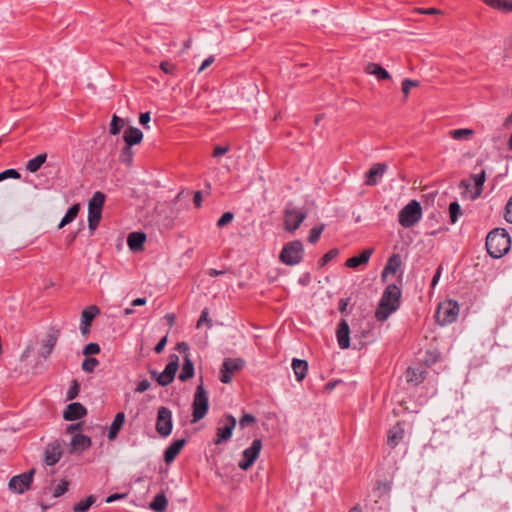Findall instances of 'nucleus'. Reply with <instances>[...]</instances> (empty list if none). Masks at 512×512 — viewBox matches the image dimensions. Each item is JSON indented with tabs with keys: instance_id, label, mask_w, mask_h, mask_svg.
I'll return each instance as SVG.
<instances>
[{
	"instance_id": "1",
	"label": "nucleus",
	"mask_w": 512,
	"mask_h": 512,
	"mask_svg": "<svg viewBox=\"0 0 512 512\" xmlns=\"http://www.w3.org/2000/svg\"><path fill=\"white\" fill-rule=\"evenodd\" d=\"M401 289L396 284H389L383 291L379 306L375 312L378 321H385L400 307Z\"/></svg>"
},
{
	"instance_id": "2",
	"label": "nucleus",
	"mask_w": 512,
	"mask_h": 512,
	"mask_svg": "<svg viewBox=\"0 0 512 512\" xmlns=\"http://www.w3.org/2000/svg\"><path fill=\"white\" fill-rule=\"evenodd\" d=\"M510 246L511 239L504 228H495L486 237V249L492 258H501L509 251Z\"/></svg>"
},
{
	"instance_id": "3",
	"label": "nucleus",
	"mask_w": 512,
	"mask_h": 512,
	"mask_svg": "<svg viewBox=\"0 0 512 512\" xmlns=\"http://www.w3.org/2000/svg\"><path fill=\"white\" fill-rule=\"evenodd\" d=\"M209 409L208 393L201 383L196 387V391L192 402V423H197L203 419Z\"/></svg>"
},
{
	"instance_id": "4",
	"label": "nucleus",
	"mask_w": 512,
	"mask_h": 512,
	"mask_svg": "<svg viewBox=\"0 0 512 512\" xmlns=\"http://www.w3.org/2000/svg\"><path fill=\"white\" fill-rule=\"evenodd\" d=\"M422 217V207L417 200H411L398 213V222L404 228L413 227Z\"/></svg>"
},
{
	"instance_id": "5",
	"label": "nucleus",
	"mask_w": 512,
	"mask_h": 512,
	"mask_svg": "<svg viewBox=\"0 0 512 512\" xmlns=\"http://www.w3.org/2000/svg\"><path fill=\"white\" fill-rule=\"evenodd\" d=\"M304 247L300 240L290 241L285 244L280 252V261L287 266L299 264L303 259Z\"/></svg>"
},
{
	"instance_id": "6",
	"label": "nucleus",
	"mask_w": 512,
	"mask_h": 512,
	"mask_svg": "<svg viewBox=\"0 0 512 512\" xmlns=\"http://www.w3.org/2000/svg\"><path fill=\"white\" fill-rule=\"evenodd\" d=\"M459 311L460 308L457 301L447 300L439 304L435 314L436 321L441 326L449 325L457 320Z\"/></svg>"
},
{
	"instance_id": "7",
	"label": "nucleus",
	"mask_w": 512,
	"mask_h": 512,
	"mask_svg": "<svg viewBox=\"0 0 512 512\" xmlns=\"http://www.w3.org/2000/svg\"><path fill=\"white\" fill-rule=\"evenodd\" d=\"M179 367V357L176 354H171L169 362L161 373L155 370L150 371L152 378H155L160 386H167L173 382L176 372Z\"/></svg>"
},
{
	"instance_id": "8",
	"label": "nucleus",
	"mask_w": 512,
	"mask_h": 512,
	"mask_svg": "<svg viewBox=\"0 0 512 512\" xmlns=\"http://www.w3.org/2000/svg\"><path fill=\"white\" fill-rule=\"evenodd\" d=\"M35 469L32 468L24 473L13 476L8 482V489L18 495H21L31 488Z\"/></svg>"
},
{
	"instance_id": "9",
	"label": "nucleus",
	"mask_w": 512,
	"mask_h": 512,
	"mask_svg": "<svg viewBox=\"0 0 512 512\" xmlns=\"http://www.w3.org/2000/svg\"><path fill=\"white\" fill-rule=\"evenodd\" d=\"M237 424L236 418L231 414L224 415L217 427V438L214 440L216 445L222 444L228 441L232 437L233 430Z\"/></svg>"
},
{
	"instance_id": "10",
	"label": "nucleus",
	"mask_w": 512,
	"mask_h": 512,
	"mask_svg": "<svg viewBox=\"0 0 512 512\" xmlns=\"http://www.w3.org/2000/svg\"><path fill=\"white\" fill-rule=\"evenodd\" d=\"M307 212L295 207H286L284 210V229L295 232L306 219Z\"/></svg>"
},
{
	"instance_id": "11",
	"label": "nucleus",
	"mask_w": 512,
	"mask_h": 512,
	"mask_svg": "<svg viewBox=\"0 0 512 512\" xmlns=\"http://www.w3.org/2000/svg\"><path fill=\"white\" fill-rule=\"evenodd\" d=\"M244 366L245 360L242 358H225L220 369V381L229 384L232 381V375Z\"/></svg>"
},
{
	"instance_id": "12",
	"label": "nucleus",
	"mask_w": 512,
	"mask_h": 512,
	"mask_svg": "<svg viewBox=\"0 0 512 512\" xmlns=\"http://www.w3.org/2000/svg\"><path fill=\"white\" fill-rule=\"evenodd\" d=\"M172 428V412L169 408L161 406L157 412L156 431L160 436L167 437L171 434Z\"/></svg>"
},
{
	"instance_id": "13",
	"label": "nucleus",
	"mask_w": 512,
	"mask_h": 512,
	"mask_svg": "<svg viewBox=\"0 0 512 512\" xmlns=\"http://www.w3.org/2000/svg\"><path fill=\"white\" fill-rule=\"evenodd\" d=\"M262 448V441L254 439L251 445L242 453V459L238 463V467L242 470H248L259 457Z\"/></svg>"
},
{
	"instance_id": "14",
	"label": "nucleus",
	"mask_w": 512,
	"mask_h": 512,
	"mask_svg": "<svg viewBox=\"0 0 512 512\" xmlns=\"http://www.w3.org/2000/svg\"><path fill=\"white\" fill-rule=\"evenodd\" d=\"M62 454L63 451L60 442H50L46 445V448L44 450V463L47 466H53L60 461Z\"/></svg>"
},
{
	"instance_id": "15",
	"label": "nucleus",
	"mask_w": 512,
	"mask_h": 512,
	"mask_svg": "<svg viewBox=\"0 0 512 512\" xmlns=\"http://www.w3.org/2000/svg\"><path fill=\"white\" fill-rule=\"evenodd\" d=\"M405 437V427L404 423L398 421L394 426H392L387 433V445L394 449L396 448Z\"/></svg>"
},
{
	"instance_id": "16",
	"label": "nucleus",
	"mask_w": 512,
	"mask_h": 512,
	"mask_svg": "<svg viewBox=\"0 0 512 512\" xmlns=\"http://www.w3.org/2000/svg\"><path fill=\"white\" fill-rule=\"evenodd\" d=\"M59 337V331L56 329H50L46 335V339L44 340L40 350L39 357L43 359H47L52 353L55 345L57 344Z\"/></svg>"
},
{
	"instance_id": "17",
	"label": "nucleus",
	"mask_w": 512,
	"mask_h": 512,
	"mask_svg": "<svg viewBox=\"0 0 512 512\" xmlns=\"http://www.w3.org/2000/svg\"><path fill=\"white\" fill-rule=\"evenodd\" d=\"M336 339L341 349H348L350 347V328L345 319H341L336 329Z\"/></svg>"
},
{
	"instance_id": "18",
	"label": "nucleus",
	"mask_w": 512,
	"mask_h": 512,
	"mask_svg": "<svg viewBox=\"0 0 512 512\" xmlns=\"http://www.w3.org/2000/svg\"><path fill=\"white\" fill-rule=\"evenodd\" d=\"M387 165L385 163H376L366 172L365 184L368 186H375L383 177Z\"/></svg>"
},
{
	"instance_id": "19",
	"label": "nucleus",
	"mask_w": 512,
	"mask_h": 512,
	"mask_svg": "<svg viewBox=\"0 0 512 512\" xmlns=\"http://www.w3.org/2000/svg\"><path fill=\"white\" fill-rule=\"evenodd\" d=\"M99 313H100V309L95 305H91L82 311L81 324H80V331L82 334H87L89 332V330H90L89 328H90L94 318Z\"/></svg>"
},
{
	"instance_id": "20",
	"label": "nucleus",
	"mask_w": 512,
	"mask_h": 512,
	"mask_svg": "<svg viewBox=\"0 0 512 512\" xmlns=\"http://www.w3.org/2000/svg\"><path fill=\"white\" fill-rule=\"evenodd\" d=\"M87 414L86 408L79 402H73L67 405L63 412V418L67 421L81 419Z\"/></svg>"
},
{
	"instance_id": "21",
	"label": "nucleus",
	"mask_w": 512,
	"mask_h": 512,
	"mask_svg": "<svg viewBox=\"0 0 512 512\" xmlns=\"http://www.w3.org/2000/svg\"><path fill=\"white\" fill-rule=\"evenodd\" d=\"M186 439L185 438H182V439H177L175 441H173L164 451V461L166 464H171L175 458L177 457V455L180 453V451L182 450V448L185 446L186 444Z\"/></svg>"
},
{
	"instance_id": "22",
	"label": "nucleus",
	"mask_w": 512,
	"mask_h": 512,
	"mask_svg": "<svg viewBox=\"0 0 512 512\" xmlns=\"http://www.w3.org/2000/svg\"><path fill=\"white\" fill-rule=\"evenodd\" d=\"M123 140L127 146L140 144L143 140V132L137 127L129 126L123 133Z\"/></svg>"
},
{
	"instance_id": "23",
	"label": "nucleus",
	"mask_w": 512,
	"mask_h": 512,
	"mask_svg": "<svg viewBox=\"0 0 512 512\" xmlns=\"http://www.w3.org/2000/svg\"><path fill=\"white\" fill-rule=\"evenodd\" d=\"M372 253V248L364 249L359 255L348 258L345 265L346 267L353 269L358 268L360 265H365L369 262Z\"/></svg>"
},
{
	"instance_id": "24",
	"label": "nucleus",
	"mask_w": 512,
	"mask_h": 512,
	"mask_svg": "<svg viewBox=\"0 0 512 512\" xmlns=\"http://www.w3.org/2000/svg\"><path fill=\"white\" fill-rule=\"evenodd\" d=\"M401 264H402L401 256L397 253L392 254L388 258V261H387L384 269L382 270L381 280L383 282H385L386 276L388 274H395L398 271V269L401 267Z\"/></svg>"
},
{
	"instance_id": "25",
	"label": "nucleus",
	"mask_w": 512,
	"mask_h": 512,
	"mask_svg": "<svg viewBox=\"0 0 512 512\" xmlns=\"http://www.w3.org/2000/svg\"><path fill=\"white\" fill-rule=\"evenodd\" d=\"M70 444L72 447L70 453H73L76 451L83 452L91 446L92 441L89 436L79 433V434H75L72 437Z\"/></svg>"
},
{
	"instance_id": "26",
	"label": "nucleus",
	"mask_w": 512,
	"mask_h": 512,
	"mask_svg": "<svg viewBox=\"0 0 512 512\" xmlns=\"http://www.w3.org/2000/svg\"><path fill=\"white\" fill-rule=\"evenodd\" d=\"M145 241L146 235L143 232H131L127 238L128 247L133 252L142 251Z\"/></svg>"
},
{
	"instance_id": "27",
	"label": "nucleus",
	"mask_w": 512,
	"mask_h": 512,
	"mask_svg": "<svg viewBox=\"0 0 512 512\" xmlns=\"http://www.w3.org/2000/svg\"><path fill=\"white\" fill-rule=\"evenodd\" d=\"M405 376L409 384L416 386L424 381L425 371L421 368L408 367Z\"/></svg>"
},
{
	"instance_id": "28",
	"label": "nucleus",
	"mask_w": 512,
	"mask_h": 512,
	"mask_svg": "<svg viewBox=\"0 0 512 512\" xmlns=\"http://www.w3.org/2000/svg\"><path fill=\"white\" fill-rule=\"evenodd\" d=\"M124 422H125V413L118 412L115 415V417L109 427V430H108L107 437L109 440H114L117 437V434L119 433L120 429L122 428Z\"/></svg>"
},
{
	"instance_id": "29",
	"label": "nucleus",
	"mask_w": 512,
	"mask_h": 512,
	"mask_svg": "<svg viewBox=\"0 0 512 512\" xmlns=\"http://www.w3.org/2000/svg\"><path fill=\"white\" fill-rule=\"evenodd\" d=\"M292 369L295 374V378L297 381H302L307 374L308 371V363L305 360L294 358L292 360Z\"/></svg>"
},
{
	"instance_id": "30",
	"label": "nucleus",
	"mask_w": 512,
	"mask_h": 512,
	"mask_svg": "<svg viewBox=\"0 0 512 512\" xmlns=\"http://www.w3.org/2000/svg\"><path fill=\"white\" fill-rule=\"evenodd\" d=\"M184 363L181 368V372L179 374V380L180 381H187L194 375V364L192 360L190 359V355L186 354L184 355Z\"/></svg>"
},
{
	"instance_id": "31",
	"label": "nucleus",
	"mask_w": 512,
	"mask_h": 512,
	"mask_svg": "<svg viewBox=\"0 0 512 512\" xmlns=\"http://www.w3.org/2000/svg\"><path fill=\"white\" fill-rule=\"evenodd\" d=\"M168 500L164 493H158L149 504V508L154 512H163L167 508Z\"/></svg>"
},
{
	"instance_id": "32",
	"label": "nucleus",
	"mask_w": 512,
	"mask_h": 512,
	"mask_svg": "<svg viewBox=\"0 0 512 512\" xmlns=\"http://www.w3.org/2000/svg\"><path fill=\"white\" fill-rule=\"evenodd\" d=\"M366 72L375 75L379 80H388L391 78L389 72L376 63H369L366 67Z\"/></svg>"
},
{
	"instance_id": "33",
	"label": "nucleus",
	"mask_w": 512,
	"mask_h": 512,
	"mask_svg": "<svg viewBox=\"0 0 512 512\" xmlns=\"http://www.w3.org/2000/svg\"><path fill=\"white\" fill-rule=\"evenodd\" d=\"M79 210H80L79 204H74L71 207H69L68 210L66 211L65 215L61 219V221L58 225V228L61 229L64 226L73 222L75 220V218L77 217Z\"/></svg>"
},
{
	"instance_id": "34",
	"label": "nucleus",
	"mask_w": 512,
	"mask_h": 512,
	"mask_svg": "<svg viewBox=\"0 0 512 512\" xmlns=\"http://www.w3.org/2000/svg\"><path fill=\"white\" fill-rule=\"evenodd\" d=\"M47 160V154L41 153L38 154L36 157L30 159L26 164V170L30 173L37 172L41 166L46 162Z\"/></svg>"
},
{
	"instance_id": "35",
	"label": "nucleus",
	"mask_w": 512,
	"mask_h": 512,
	"mask_svg": "<svg viewBox=\"0 0 512 512\" xmlns=\"http://www.w3.org/2000/svg\"><path fill=\"white\" fill-rule=\"evenodd\" d=\"M96 502V497L94 495H89L85 499L77 502L73 507V512H87L90 507Z\"/></svg>"
},
{
	"instance_id": "36",
	"label": "nucleus",
	"mask_w": 512,
	"mask_h": 512,
	"mask_svg": "<svg viewBox=\"0 0 512 512\" xmlns=\"http://www.w3.org/2000/svg\"><path fill=\"white\" fill-rule=\"evenodd\" d=\"M104 202H105V195L102 192L97 191L93 194L92 198L90 199L89 204H88V209L102 211Z\"/></svg>"
},
{
	"instance_id": "37",
	"label": "nucleus",
	"mask_w": 512,
	"mask_h": 512,
	"mask_svg": "<svg viewBox=\"0 0 512 512\" xmlns=\"http://www.w3.org/2000/svg\"><path fill=\"white\" fill-rule=\"evenodd\" d=\"M471 177L476 186V191H475L474 195L472 196V198L476 199L482 193V187H483V184L486 179V173L484 170H482L480 173L473 174Z\"/></svg>"
},
{
	"instance_id": "38",
	"label": "nucleus",
	"mask_w": 512,
	"mask_h": 512,
	"mask_svg": "<svg viewBox=\"0 0 512 512\" xmlns=\"http://www.w3.org/2000/svg\"><path fill=\"white\" fill-rule=\"evenodd\" d=\"M449 134L455 140H467L473 136L474 131L468 128H461L451 130Z\"/></svg>"
},
{
	"instance_id": "39",
	"label": "nucleus",
	"mask_w": 512,
	"mask_h": 512,
	"mask_svg": "<svg viewBox=\"0 0 512 512\" xmlns=\"http://www.w3.org/2000/svg\"><path fill=\"white\" fill-rule=\"evenodd\" d=\"M102 216V211L88 209V226L89 229L94 230L99 224Z\"/></svg>"
},
{
	"instance_id": "40",
	"label": "nucleus",
	"mask_w": 512,
	"mask_h": 512,
	"mask_svg": "<svg viewBox=\"0 0 512 512\" xmlns=\"http://www.w3.org/2000/svg\"><path fill=\"white\" fill-rule=\"evenodd\" d=\"M123 127H124V120L114 114L112 116V119L110 122L109 133L111 135H118Z\"/></svg>"
},
{
	"instance_id": "41",
	"label": "nucleus",
	"mask_w": 512,
	"mask_h": 512,
	"mask_svg": "<svg viewBox=\"0 0 512 512\" xmlns=\"http://www.w3.org/2000/svg\"><path fill=\"white\" fill-rule=\"evenodd\" d=\"M449 217L450 222L452 224H455L459 218L460 215H462V209L460 207V204L457 201H453L449 204Z\"/></svg>"
},
{
	"instance_id": "42",
	"label": "nucleus",
	"mask_w": 512,
	"mask_h": 512,
	"mask_svg": "<svg viewBox=\"0 0 512 512\" xmlns=\"http://www.w3.org/2000/svg\"><path fill=\"white\" fill-rule=\"evenodd\" d=\"M324 228H325L324 224L312 227L310 229L309 235H308L309 243L315 244L319 240Z\"/></svg>"
},
{
	"instance_id": "43",
	"label": "nucleus",
	"mask_w": 512,
	"mask_h": 512,
	"mask_svg": "<svg viewBox=\"0 0 512 512\" xmlns=\"http://www.w3.org/2000/svg\"><path fill=\"white\" fill-rule=\"evenodd\" d=\"M99 365V361L94 357H86L82 362V370L87 373H92Z\"/></svg>"
},
{
	"instance_id": "44",
	"label": "nucleus",
	"mask_w": 512,
	"mask_h": 512,
	"mask_svg": "<svg viewBox=\"0 0 512 512\" xmlns=\"http://www.w3.org/2000/svg\"><path fill=\"white\" fill-rule=\"evenodd\" d=\"M339 254V251L337 248L330 249L328 252H326L318 261L319 268L324 267L328 262L333 260L337 257Z\"/></svg>"
},
{
	"instance_id": "45",
	"label": "nucleus",
	"mask_w": 512,
	"mask_h": 512,
	"mask_svg": "<svg viewBox=\"0 0 512 512\" xmlns=\"http://www.w3.org/2000/svg\"><path fill=\"white\" fill-rule=\"evenodd\" d=\"M131 148L132 146L125 145L120 152V161L126 165H130L133 161V152Z\"/></svg>"
},
{
	"instance_id": "46",
	"label": "nucleus",
	"mask_w": 512,
	"mask_h": 512,
	"mask_svg": "<svg viewBox=\"0 0 512 512\" xmlns=\"http://www.w3.org/2000/svg\"><path fill=\"white\" fill-rule=\"evenodd\" d=\"M8 178L20 179L21 174L14 168H9V169H6V170L0 172V182L5 179H8Z\"/></svg>"
},
{
	"instance_id": "47",
	"label": "nucleus",
	"mask_w": 512,
	"mask_h": 512,
	"mask_svg": "<svg viewBox=\"0 0 512 512\" xmlns=\"http://www.w3.org/2000/svg\"><path fill=\"white\" fill-rule=\"evenodd\" d=\"M204 323L207 324L208 328L212 327V320L209 318V312L207 308L202 310L201 315L197 321L196 327L200 328Z\"/></svg>"
},
{
	"instance_id": "48",
	"label": "nucleus",
	"mask_w": 512,
	"mask_h": 512,
	"mask_svg": "<svg viewBox=\"0 0 512 512\" xmlns=\"http://www.w3.org/2000/svg\"><path fill=\"white\" fill-rule=\"evenodd\" d=\"M68 481L61 480L53 489V497L57 498L62 496L68 490Z\"/></svg>"
},
{
	"instance_id": "49",
	"label": "nucleus",
	"mask_w": 512,
	"mask_h": 512,
	"mask_svg": "<svg viewBox=\"0 0 512 512\" xmlns=\"http://www.w3.org/2000/svg\"><path fill=\"white\" fill-rule=\"evenodd\" d=\"M100 352V346L97 343L90 342L87 345H85L83 349V354L86 357H89L90 355H95Z\"/></svg>"
},
{
	"instance_id": "50",
	"label": "nucleus",
	"mask_w": 512,
	"mask_h": 512,
	"mask_svg": "<svg viewBox=\"0 0 512 512\" xmlns=\"http://www.w3.org/2000/svg\"><path fill=\"white\" fill-rule=\"evenodd\" d=\"M79 391H80L79 383L77 382V380H73L71 387L67 391V395H66L67 400L75 399L78 396Z\"/></svg>"
},
{
	"instance_id": "51",
	"label": "nucleus",
	"mask_w": 512,
	"mask_h": 512,
	"mask_svg": "<svg viewBox=\"0 0 512 512\" xmlns=\"http://www.w3.org/2000/svg\"><path fill=\"white\" fill-rule=\"evenodd\" d=\"M234 219V214L230 211H227L222 214V216L217 221V227L222 228L225 225L229 224Z\"/></svg>"
},
{
	"instance_id": "52",
	"label": "nucleus",
	"mask_w": 512,
	"mask_h": 512,
	"mask_svg": "<svg viewBox=\"0 0 512 512\" xmlns=\"http://www.w3.org/2000/svg\"><path fill=\"white\" fill-rule=\"evenodd\" d=\"M160 69L165 73L169 75H174L176 73V66L175 64L169 62V61H162L160 63Z\"/></svg>"
},
{
	"instance_id": "53",
	"label": "nucleus",
	"mask_w": 512,
	"mask_h": 512,
	"mask_svg": "<svg viewBox=\"0 0 512 512\" xmlns=\"http://www.w3.org/2000/svg\"><path fill=\"white\" fill-rule=\"evenodd\" d=\"M255 422H256L255 416H253L252 414H244L239 420V425L241 428H244L247 425L253 424Z\"/></svg>"
},
{
	"instance_id": "54",
	"label": "nucleus",
	"mask_w": 512,
	"mask_h": 512,
	"mask_svg": "<svg viewBox=\"0 0 512 512\" xmlns=\"http://www.w3.org/2000/svg\"><path fill=\"white\" fill-rule=\"evenodd\" d=\"M418 86V82L411 79H405L402 82V92L407 95L412 87Z\"/></svg>"
},
{
	"instance_id": "55",
	"label": "nucleus",
	"mask_w": 512,
	"mask_h": 512,
	"mask_svg": "<svg viewBox=\"0 0 512 512\" xmlns=\"http://www.w3.org/2000/svg\"><path fill=\"white\" fill-rule=\"evenodd\" d=\"M229 150H230L229 145H225V146L217 145V146H215V148L213 150L212 156L215 158L220 157V156L226 154Z\"/></svg>"
},
{
	"instance_id": "56",
	"label": "nucleus",
	"mask_w": 512,
	"mask_h": 512,
	"mask_svg": "<svg viewBox=\"0 0 512 512\" xmlns=\"http://www.w3.org/2000/svg\"><path fill=\"white\" fill-rule=\"evenodd\" d=\"M504 218L507 222L512 223V196L510 197L505 206Z\"/></svg>"
},
{
	"instance_id": "57",
	"label": "nucleus",
	"mask_w": 512,
	"mask_h": 512,
	"mask_svg": "<svg viewBox=\"0 0 512 512\" xmlns=\"http://www.w3.org/2000/svg\"><path fill=\"white\" fill-rule=\"evenodd\" d=\"M149 387H150V382L147 379H143V380L138 382V384H137V386L135 388V391L137 393H143L146 390H148Z\"/></svg>"
},
{
	"instance_id": "58",
	"label": "nucleus",
	"mask_w": 512,
	"mask_h": 512,
	"mask_svg": "<svg viewBox=\"0 0 512 512\" xmlns=\"http://www.w3.org/2000/svg\"><path fill=\"white\" fill-rule=\"evenodd\" d=\"M150 119H151L150 112L141 113L139 116V123L141 125H143L146 129H149L148 123H149Z\"/></svg>"
},
{
	"instance_id": "59",
	"label": "nucleus",
	"mask_w": 512,
	"mask_h": 512,
	"mask_svg": "<svg viewBox=\"0 0 512 512\" xmlns=\"http://www.w3.org/2000/svg\"><path fill=\"white\" fill-rule=\"evenodd\" d=\"M166 344H167V335L162 337L159 340V342L156 344V346L154 347L155 353L160 354L164 350Z\"/></svg>"
},
{
	"instance_id": "60",
	"label": "nucleus",
	"mask_w": 512,
	"mask_h": 512,
	"mask_svg": "<svg viewBox=\"0 0 512 512\" xmlns=\"http://www.w3.org/2000/svg\"><path fill=\"white\" fill-rule=\"evenodd\" d=\"M487 6L499 10L501 8V4L503 0H482Z\"/></svg>"
},
{
	"instance_id": "61",
	"label": "nucleus",
	"mask_w": 512,
	"mask_h": 512,
	"mask_svg": "<svg viewBox=\"0 0 512 512\" xmlns=\"http://www.w3.org/2000/svg\"><path fill=\"white\" fill-rule=\"evenodd\" d=\"M311 282V275L309 272L304 273L299 279L298 284L301 286H307Z\"/></svg>"
},
{
	"instance_id": "62",
	"label": "nucleus",
	"mask_w": 512,
	"mask_h": 512,
	"mask_svg": "<svg viewBox=\"0 0 512 512\" xmlns=\"http://www.w3.org/2000/svg\"><path fill=\"white\" fill-rule=\"evenodd\" d=\"M179 353L189 354V345L186 342H179L175 348Z\"/></svg>"
},
{
	"instance_id": "63",
	"label": "nucleus",
	"mask_w": 512,
	"mask_h": 512,
	"mask_svg": "<svg viewBox=\"0 0 512 512\" xmlns=\"http://www.w3.org/2000/svg\"><path fill=\"white\" fill-rule=\"evenodd\" d=\"M441 273H442V266H439V267L436 269L435 274H434V276H433V278H432V281H431V286H432V287H435V286L438 284L439 279H440V277H441Z\"/></svg>"
},
{
	"instance_id": "64",
	"label": "nucleus",
	"mask_w": 512,
	"mask_h": 512,
	"mask_svg": "<svg viewBox=\"0 0 512 512\" xmlns=\"http://www.w3.org/2000/svg\"><path fill=\"white\" fill-rule=\"evenodd\" d=\"M500 11L511 12L512 11V0H503Z\"/></svg>"
}]
</instances>
